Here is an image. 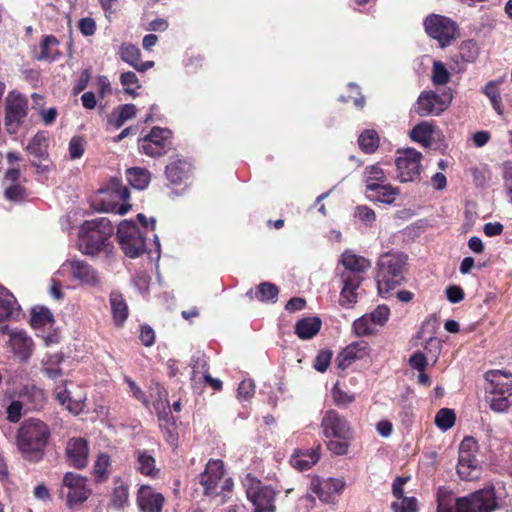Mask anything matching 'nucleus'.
Listing matches in <instances>:
<instances>
[{
    "instance_id": "64",
    "label": "nucleus",
    "mask_w": 512,
    "mask_h": 512,
    "mask_svg": "<svg viewBox=\"0 0 512 512\" xmlns=\"http://www.w3.org/2000/svg\"><path fill=\"white\" fill-rule=\"evenodd\" d=\"M437 512H454L450 494H438Z\"/></svg>"
},
{
    "instance_id": "56",
    "label": "nucleus",
    "mask_w": 512,
    "mask_h": 512,
    "mask_svg": "<svg viewBox=\"0 0 512 512\" xmlns=\"http://www.w3.org/2000/svg\"><path fill=\"white\" fill-rule=\"evenodd\" d=\"M367 179L366 183H383L386 180L385 173L379 165H371L365 169Z\"/></svg>"
},
{
    "instance_id": "36",
    "label": "nucleus",
    "mask_w": 512,
    "mask_h": 512,
    "mask_svg": "<svg viewBox=\"0 0 512 512\" xmlns=\"http://www.w3.org/2000/svg\"><path fill=\"white\" fill-rule=\"evenodd\" d=\"M457 473L462 480L471 481L479 477L478 460L476 458H458Z\"/></svg>"
},
{
    "instance_id": "43",
    "label": "nucleus",
    "mask_w": 512,
    "mask_h": 512,
    "mask_svg": "<svg viewBox=\"0 0 512 512\" xmlns=\"http://www.w3.org/2000/svg\"><path fill=\"white\" fill-rule=\"evenodd\" d=\"M455 419L456 416L452 409L442 408L436 413L435 424L439 429L446 431L454 425Z\"/></svg>"
},
{
    "instance_id": "49",
    "label": "nucleus",
    "mask_w": 512,
    "mask_h": 512,
    "mask_svg": "<svg viewBox=\"0 0 512 512\" xmlns=\"http://www.w3.org/2000/svg\"><path fill=\"white\" fill-rule=\"evenodd\" d=\"M477 448V441L473 437H465L459 446V458L464 460L476 458L474 453L477 451Z\"/></svg>"
},
{
    "instance_id": "1",
    "label": "nucleus",
    "mask_w": 512,
    "mask_h": 512,
    "mask_svg": "<svg viewBox=\"0 0 512 512\" xmlns=\"http://www.w3.org/2000/svg\"><path fill=\"white\" fill-rule=\"evenodd\" d=\"M49 437L48 426L41 420L30 418L18 429L16 443L25 459L37 462L44 456Z\"/></svg>"
},
{
    "instance_id": "19",
    "label": "nucleus",
    "mask_w": 512,
    "mask_h": 512,
    "mask_svg": "<svg viewBox=\"0 0 512 512\" xmlns=\"http://www.w3.org/2000/svg\"><path fill=\"white\" fill-rule=\"evenodd\" d=\"M512 374L501 370H490L485 373V379L489 383L487 390L492 395L512 396Z\"/></svg>"
},
{
    "instance_id": "11",
    "label": "nucleus",
    "mask_w": 512,
    "mask_h": 512,
    "mask_svg": "<svg viewBox=\"0 0 512 512\" xmlns=\"http://www.w3.org/2000/svg\"><path fill=\"white\" fill-rule=\"evenodd\" d=\"M452 97L450 89L442 95H438L433 91H424L417 99L414 108L415 112L421 117L439 115L448 108Z\"/></svg>"
},
{
    "instance_id": "35",
    "label": "nucleus",
    "mask_w": 512,
    "mask_h": 512,
    "mask_svg": "<svg viewBox=\"0 0 512 512\" xmlns=\"http://www.w3.org/2000/svg\"><path fill=\"white\" fill-rule=\"evenodd\" d=\"M110 305L115 323L122 325L128 317V307L122 294L112 292L110 294Z\"/></svg>"
},
{
    "instance_id": "61",
    "label": "nucleus",
    "mask_w": 512,
    "mask_h": 512,
    "mask_svg": "<svg viewBox=\"0 0 512 512\" xmlns=\"http://www.w3.org/2000/svg\"><path fill=\"white\" fill-rule=\"evenodd\" d=\"M355 216L366 223H373L376 219L375 212L368 206H357Z\"/></svg>"
},
{
    "instance_id": "9",
    "label": "nucleus",
    "mask_w": 512,
    "mask_h": 512,
    "mask_svg": "<svg viewBox=\"0 0 512 512\" xmlns=\"http://www.w3.org/2000/svg\"><path fill=\"white\" fill-rule=\"evenodd\" d=\"M456 512H492L497 508L493 490H479L465 497H460L454 503Z\"/></svg>"
},
{
    "instance_id": "54",
    "label": "nucleus",
    "mask_w": 512,
    "mask_h": 512,
    "mask_svg": "<svg viewBox=\"0 0 512 512\" xmlns=\"http://www.w3.org/2000/svg\"><path fill=\"white\" fill-rule=\"evenodd\" d=\"M109 465L110 458L107 454L101 453L97 456L94 464V474L98 480H102L107 475Z\"/></svg>"
},
{
    "instance_id": "15",
    "label": "nucleus",
    "mask_w": 512,
    "mask_h": 512,
    "mask_svg": "<svg viewBox=\"0 0 512 512\" xmlns=\"http://www.w3.org/2000/svg\"><path fill=\"white\" fill-rule=\"evenodd\" d=\"M48 138L45 132H37L27 146V151L32 156L31 163L38 173H43L49 168Z\"/></svg>"
},
{
    "instance_id": "50",
    "label": "nucleus",
    "mask_w": 512,
    "mask_h": 512,
    "mask_svg": "<svg viewBox=\"0 0 512 512\" xmlns=\"http://www.w3.org/2000/svg\"><path fill=\"white\" fill-rule=\"evenodd\" d=\"M367 315L375 326H383L390 317V309L386 305H378Z\"/></svg>"
},
{
    "instance_id": "47",
    "label": "nucleus",
    "mask_w": 512,
    "mask_h": 512,
    "mask_svg": "<svg viewBox=\"0 0 512 512\" xmlns=\"http://www.w3.org/2000/svg\"><path fill=\"white\" fill-rule=\"evenodd\" d=\"M59 42L53 35L45 36L41 42V52L37 56V60H53L54 52L51 51V47L57 45Z\"/></svg>"
},
{
    "instance_id": "60",
    "label": "nucleus",
    "mask_w": 512,
    "mask_h": 512,
    "mask_svg": "<svg viewBox=\"0 0 512 512\" xmlns=\"http://www.w3.org/2000/svg\"><path fill=\"white\" fill-rule=\"evenodd\" d=\"M441 349V342L436 337H430L428 341L426 342V345L424 347L425 355L431 356L434 358V361H436Z\"/></svg>"
},
{
    "instance_id": "17",
    "label": "nucleus",
    "mask_w": 512,
    "mask_h": 512,
    "mask_svg": "<svg viewBox=\"0 0 512 512\" xmlns=\"http://www.w3.org/2000/svg\"><path fill=\"white\" fill-rule=\"evenodd\" d=\"M370 348L366 341H356L346 346L337 356L336 362L338 368L344 370L354 361L361 360L369 356Z\"/></svg>"
},
{
    "instance_id": "58",
    "label": "nucleus",
    "mask_w": 512,
    "mask_h": 512,
    "mask_svg": "<svg viewBox=\"0 0 512 512\" xmlns=\"http://www.w3.org/2000/svg\"><path fill=\"white\" fill-rule=\"evenodd\" d=\"M84 153V145L81 137H73L69 142V154L71 159H78Z\"/></svg>"
},
{
    "instance_id": "40",
    "label": "nucleus",
    "mask_w": 512,
    "mask_h": 512,
    "mask_svg": "<svg viewBox=\"0 0 512 512\" xmlns=\"http://www.w3.org/2000/svg\"><path fill=\"white\" fill-rule=\"evenodd\" d=\"M54 321L52 312L45 307H37L32 310L30 323L34 328L44 327Z\"/></svg>"
},
{
    "instance_id": "32",
    "label": "nucleus",
    "mask_w": 512,
    "mask_h": 512,
    "mask_svg": "<svg viewBox=\"0 0 512 512\" xmlns=\"http://www.w3.org/2000/svg\"><path fill=\"white\" fill-rule=\"evenodd\" d=\"M366 189L368 191H374L377 193V195L375 197H372L371 200L385 204H392L395 201L396 197L400 194V191L397 187H393L391 185H384L381 183L366 184Z\"/></svg>"
},
{
    "instance_id": "18",
    "label": "nucleus",
    "mask_w": 512,
    "mask_h": 512,
    "mask_svg": "<svg viewBox=\"0 0 512 512\" xmlns=\"http://www.w3.org/2000/svg\"><path fill=\"white\" fill-rule=\"evenodd\" d=\"M89 449L88 444L83 438H72L67 442L66 457L68 463L82 469L88 464Z\"/></svg>"
},
{
    "instance_id": "34",
    "label": "nucleus",
    "mask_w": 512,
    "mask_h": 512,
    "mask_svg": "<svg viewBox=\"0 0 512 512\" xmlns=\"http://www.w3.org/2000/svg\"><path fill=\"white\" fill-rule=\"evenodd\" d=\"M321 328V320L318 317H306L295 325V333L301 339L313 338Z\"/></svg>"
},
{
    "instance_id": "26",
    "label": "nucleus",
    "mask_w": 512,
    "mask_h": 512,
    "mask_svg": "<svg viewBox=\"0 0 512 512\" xmlns=\"http://www.w3.org/2000/svg\"><path fill=\"white\" fill-rule=\"evenodd\" d=\"M136 470L142 475L152 478L157 477L159 469L156 467L155 458L146 450L137 449L134 453Z\"/></svg>"
},
{
    "instance_id": "55",
    "label": "nucleus",
    "mask_w": 512,
    "mask_h": 512,
    "mask_svg": "<svg viewBox=\"0 0 512 512\" xmlns=\"http://www.w3.org/2000/svg\"><path fill=\"white\" fill-rule=\"evenodd\" d=\"M255 393V384L252 380H243L237 389V397L240 401L250 400Z\"/></svg>"
},
{
    "instance_id": "3",
    "label": "nucleus",
    "mask_w": 512,
    "mask_h": 512,
    "mask_svg": "<svg viewBox=\"0 0 512 512\" xmlns=\"http://www.w3.org/2000/svg\"><path fill=\"white\" fill-rule=\"evenodd\" d=\"M407 256L403 253H384L377 262L376 276L379 294L389 293L404 280Z\"/></svg>"
},
{
    "instance_id": "24",
    "label": "nucleus",
    "mask_w": 512,
    "mask_h": 512,
    "mask_svg": "<svg viewBox=\"0 0 512 512\" xmlns=\"http://www.w3.org/2000/svg\"><path fill=\"white\" fill-rule=\"evenodd\" d=\"M121 59L135 68L137 71L145 72L154 66L153 61H140V50L132 44H122L119 50Z\"/></svg>"
},
{
    "instance_id": "12",
    "label": "nucleus",
    "mask_w": 512,
    "mask_h": 512,
    "mask_svg": "<svg viewBox=\"0 0 512 512\" xmlns=\"http://www.w3.org/2000/svg\"><path fill=\"white\" fill-rule=\"evenodd\" d=\"M421 152L414 148H406L398 151L396 158L397 177L402 183L412 182L419 175L421 171Z\"/></svg>"
},
{
    "instance_id": "53",
    "label": "nucleus",
    "mask_w": 512,
    "mask_h": 512,
    "mask_svg": "<svg viewBox=\"0 0 512 512\" xmlns=\"http://www.w3.org/2000/svg\"><path fill=\"white\" fill-rule=\"evenodd\" d=\"M511 397L508 395H492L490 408L497 413L506 412L512 404L510 401Z\"/></svg>"
},
{
    "instance_id": "7",
    "label": "nucleus",
    "mask_w": 512,
    "mask_h": 512,
    "mask_svg": "<svg viewBox=\"0 0 512 512\" xmlns=\"http://www.w3.org/2000/svg\"><path fill=\"white\" fill-rule=\"evenodd\" d=\"M246 494L254 506V512L275 511V491L263 485L260 480L248 474L244 480Z\"/></svg>"
},
{
    "instance_id": "14",
    "label": "nucleus",
    "mask_w": 512,
    "mask_h": 512,
    "mask_svg": "<svg viewBox=\"0 0 512 512\" xmlns=\"http://www.w3.org/2000/svg\"><path fill=\"white\" fill-rule=\"evenodd\" d=\"M170 137L169 129L154 127L148 135L140 140L139 149L151 157L162 156L167 152Z\"/></svg>"
},
{
    "instance_id": "57",
    "label": "nucleus",
    "mask_w": 512,
    "mask_h": 512,
    "mask_svg": "<svg viewBox=\"0 0 512 512\" xmlns=\"http://www.w3.org/2000/svg\"><path fill=\"white\" fill-rule=\"evenodd\" d=\"M332 353L330 351H321L316 356L315 362H314V368L318 372H325L327 368L329 367V364L331 362Z\"/></svg>"
},
{
    "instance_id": "59",
    "label": "nucleus",
    "mask_w": 512,
    "mask_h": 512,
    "mask_svg": "<svg viewBox=\"0 0 512 512\" xmlns=\"http://www.w3.org/2000/svg\"><path fill=\"white\" fill-rule=\"evenodd\" d=\"M427 364V356L425 353L420 351L415 352L409 359V365L419 372H423L426 369Z\"/></svg>"
},
{
    "instance_id": "21",
    "label": "nucleus",
    "mask_w": 512,
    "mask_h": 512,
    "mask_svg": "<svg viewBox=\"0 0 512 512\" xmlns=\"http://www.w3.org/2000/svg\"><path fill=\"white\" fill-rule=\"evenodd\" d=\"M344 488V482L335 479L328 478L317 483H312L311 490L318 496V498L324 503H332L336 497L341 493Z\"/></svg>"
},
{
    "instance_id": "10",
    "label": "nucleus",
    "mask_w": 512,
    "mask_h": 512,
    "mask_svg": "<svg viewBox=\"0 0 512 512\" xmlns=\"http://www.w3.org/2000/svg\"><path fill=\"white\" fill-rule=\"evenodd\" d=\"M28 101L26 97L14 91L6 97L5 126L10 134L18 131L27 116Z\"/></svg>"
},
{
    "instance_id": "25",
    "label": "nucleus",
    "mask_w": 512,
    "mask_h": 512,
    "mask_svg": "<svg viewBox=\"0 0 512 512\" xmlns=\"http://www.w3.org/2000/svg\"><path fill=\"white\" fill-rule=\"evenodd\" d=\"M343 288L340 295V304L349 306L356 302L355 290L359 287L362 278L359 275L342 274Z\"/></svg>"
},
{
    "instance_id": "22",
    "label": "nucleus",
    "mask_w": 512,
    "mask_h": 512,
    "mask_svg": "<svg viewBox=\"0 0 512 512\" xmlns=\"http://www.w3.org/2000/svg\"><path fill=\"white\" fill-rule=\"evenodd\" d=\"M9 345L13 353L21 360L30 358L33 350L32 339L22 330L14 331L8 328Z\"/></svg>"
},
{
    "instance_id": "30",
    "label": "nucleus",
    "mask_w": 512,
    "mask_h": 512,
    "mask_svg": "<svg viewBox=\"0 0 512 512\" xmlns=\"http://www.w3.org/2000/svg\"><path fill=\"white\" fill-rule=\"evenodd\" d=\"M436 130V126L428 121H422L409 132L410 138L420 143L424 147H430L432 145L433 134Z\"/></svg>"
},
{
    "instance_id": "39",
    "label": "nucleus",
    "mask_w": 512,
    "mask_h": 512,
    "mask_svg": "<svg viewBox=\"0 0 512 512\" xmlns=\"http://www.w3.org/2000/svg\"><path fill=\"white\" fill-rule=\"evenodd\" d=\"M111 503L116 509H122L129 503V486L119 481L113 489Z\"/></svg>"
},
{
    "instance_id": "37",
    "label": "nucleus",
    "mask_w": 512,
    "mask_h": 512,
    "mask_svg": "<svg viewBox=\"0 0 512 512\" xmlns=\"http://www.w3.org/2000/svg\"><path fill=\"white\" fill-rule=\"evenodd\" d=\"M126 176L129 184L138 190L145 189L150 182L149 171L141 167L127 169Z\"/></svg>"
},
{
    "instance_id": "46",
    "label": "nucleus",
    "mask_w": 512,
    "mask_h": 512,
    "mask_svg": "<svg viewBox=\"0 0 512 512\" xmlns=\"http://www.w3.org/2000/svg\"><path fill=\"white\" fill-rule=\"evenodd\" d=\"M279 290L276 285L270 282H263L258 286L257 297L260 301L275 302L278 297Z\"/></svg>"
},
{
    "instance_id": "2",
    "label": "nucleus",
    "mask_w": 512,
    "mask_h": 512,
    "mask_svg": "<svg viewBox=\"0 0 512 512\" xmlns=\"http://www.w3.org/2000/svg\"><path fill=\"white\" fill-rule=\"evenodd\" d=\"M113 233L114 228L106 217L85 221L79 229V248L87 255H95L100 251L109 255L113 250L110 242Z\"/></svg>"
},
{
    "instance_id": "41",
    "label": "nucleus",
    "mask_w": 512,
    "mask_h": 512,
    "mask_svg": "<svg viewBox=\"0 0 512 512\" xmlns=\"http://www.w3.org/2000/svg\"><path fill=\"white\" fill-rule=\"evenodd\" d=\"M360 148L365 153H373L379 146V137L376 131L366 130L358 139Z\"/></svg>"
},
{
    "instance_id": "8",
    "label": "nucleus",
    "mask_w": 512,
    "mask_h": 512,
    "mask_svg": "<svg viewBox=\"0 0 512 512\" xmlns=\"http://www.w3.org/2000/svg\"><path fill=\"white\" fill-rule=\"evenodd\" d=\"M424 28L442 48L449 46L457 34V24L450 18L438 14L428 15L424 20Z\"/></svg>"
},
{
    "instance_id": "27",
    "label": "nucleus",
    "mask_w": 512,
    "mask_h": 512,
    "mask_svg": "<svg viewBox=\"0 0 512 512\" xmlns=\"http://www.w3.org/2000/svg\"><path fill=\"white\" fill-rule=\"evenodd\" d=\"M71 272L74 278L84 284L96 285L98 276L96 271L88 263L82 260H74L70 262Z\"/></svg>"
},
{
    "instance_id": "42",
    "label": "nucleus",
    "mask_w": 512,
    "mask_h": 512,
    "mask_svg": "<svg viewBox=\"0 0 512 512\" xmlns=\"http://www.w3.org/2000/svg\"><path fill=\"white\" fill-rule=\"evenodd\" d=\"M498 81L492 80L489 81L482 89V92L490 99L491 104L495 111L502 115V108H501V96L498 89Z\"/></svg>"
},
{
    "instance_id": "6",
    "label": "nucleus",
    "mask_w": 512,
    "mask_h": 512,
    "mask_svg": "<svg viewBox=\"0 0 512 512\" xmlns=\"http://www.w3.org/2000/svg\"><path fill=\"white\" fill-rule=\"evenodd\" d=\"M224 463L220 459L209 460L204 472L200 474V484L204 493L209 496L219 495L220 490H230L233 483L230 478H224Z\"/></svg>"
},
{
    "instance_id": "52",
    "label": "nucleus",
    "mask_w": 512,
    "mask_h": 512,
    "mask_svg": "<svg viewBox=\"0 0 512 512\" xmlns=\"http://www.w3.org/2000/svg\"><path fill=\"white\" fill-rule=\"evenodd\" d=\"M351 439L330 438L326 442L327 448L335 455H345L348 452Z\"/></svg>"
},
{
    "instance_id": "5",
    "label": "nucleus",
    "mask_w": 512,
    "mask_h": 512,
    "mask_svg": "<svg viewBox=\"0 0 512 512\" xmlns=\"http://www.w3.org/2000/svg\"><path fill=\"white\" fill-rule=\"evenodd\" d=\"M118 242L126 256L136 258L146 250L143 232L133 221L123 220L117 230Z\"/></svg>"
},
{
    "instance_id": "48",
    "label": "nucleus",
    "mask_w": 512,
    "mask_h": 512,
    "mask_svg": "<svg viewBox=\"0 0 512 512\" xmlns=\"http://www.w3.org/2000/svg\"><path fill=\"white\" fill-rule=\"evenodd\" d=\"M450 80V73L440 61L433 63L432 81L435 85H445Z\"/></svg>"
},
{
    "instance_id": "13",
    "label": "nucleus",
    "mask_w": 512,
    "mask_h": 512,
    "mask_svg": "<svg viewBox=\"0 0 512 512\" xmlns=\"http://www.w3.org/2000/svg\"><path fill=\"white\" fill-rule=\"evenodd\" d=\"M325 438L352 439V428L347 419L335 410H327L321 420Z\"/></svg>"
},
{
    "instance_id": "16",
    "label": "nucleus",
    "mask_w": 512,
    "mask_h": 512,
    "mask_svg": "<svg viewBox=\"0 0 512 512\" xmlns=\"http://www.w3.org/2000/svg\"><path fill=\"white\" fill-rule=\"evenodd\" d=\"M136 501L140 512H162L165 498L151 486L142 485L138 489Z\"/></svg>"
},
{
    "instance_id": "45",
    "label": "nucleus",
    "mask_w": 512,
    "mask_h": 512,
    "mask_svg": "<svg viewBox=\"0 0 512 512\" xmlns=\"http://www.w3.org/2000/svg\"><path fill=\"white\" fill-rule=\"evenodd\" d=\"M120 82L125 89V92L135 97L136 90L140 88L139 80L134 72H124L120 75Z\"/></svg>"
},
{
    "instance_id": "4",
    "label": "nucleus",
    "mask_w": 512,
    "mask_h": 512,
    "mask_svg": "<svg viewBox=\"0 0 512 512\" xmlns=\"http://www.w3.org/2000/svg\"><path fill=\"white\" fill-rule=\"evenodd\" d=\"M92 494L85 476L74 472H67L63 476L59 490V497L65 501L68 508L83 504Z\"/></svg>"
},
{
    "instance_id": "28",
    "label": "nucleus",
    "mask_w": 512,
    "mask_h": 512,
    "mask_svg": "<svg viewBox=\"0 0 512 512\" xmlns=\"http://www.w3.org/2000/svg\"><path fill=\"white\" fill-rule=\"evenodd\" d=\"M341 261L347 270V272H344L343 274L358 275L359 273L367 271L371 267V262L368 259L358 256L350 251H345L342 254Z\"/></svg>"
},
{
    "instance_id": "31",
    "label": "nucleus",
    "mask_w": 512,
    "mask_h": 512,
    "mask_svg": "<svg viewBox=\"0 0 512 512\" xmlns=\"http://www.w3.org/2000/svg\"><path fill=\"white\" fill-rule=\"evenodd\" d=\"M107 192H110L115 198L123 201L124 203L119 207L118 213L121 215L126 214L131 205L127 203L130 199L129 189L122 184V181L118 178H111L107 185Z\"/></svg>"
},
{
    "instance_id": "44",
    "label": "nucleus",
    "mask_w": 512,
    "mask_h": 512,
    "mask_svg": "<svg viewBox=\"0 0 512 512\" xmlns=\"http://www.w3.org/2000/svg\"><path fill=\"white\" fill-rule=\"evenodd\" d=\"M353 331L357 336L372 335L376 332L375 325L369 319L367 314H364L354 321Z\"/></svg>"
},
{
    "instance_id": "51",
    "label": "nucleus",
    "mask_w": 512,
    "mask_h": 512,
    "mask_svg": "<svg viewBox=\"0 0 512 512\" xmlns=\"http://www.w3.org/2000/svg\"><path fill=\"white\" fill-rule=\"evenodd\" d=\"M401 501H396L391 504L393 512H416L417 500L415 497H402Z\"/></svg>"
},
{
    "instance_id": "23",
    "label": "nucleus",
    "mask_w": 512,
    "mask_h": 512,
    "mask_svg": "<svg viewBox=\"0 0 512 512\" xmlns=\"http://www.w3.org/2000/svg\"><path fill=\"white\" fill-rule=\"evenodd\" d=\"M18 312L15 297L7 289L0 288V332L8 333V325L5 322L13 318Z\"/></svg>"
},
{
    "instance_id": "20",
    "label": "nucleus",
    "mask_w": 512,
    "mask_h": 512,
    "mask_svg": "<svg viewBox=\"0 0 512 512\" xmlns=\"http://www.w3.org/2000/svg\"><path fill=\"white\" fill-rule=\"evenodd\" d=\"M19 169H9L6 171L3 186L4 196L8 201L18 203L26 198L25 188L19 183Z\"/></svg>"
},
{
    "instance_id": "33",
    "label": "nucleus",
    "mask_w": 512,
    "mask_h": 512,
    "mask_svg": "<svg viewBox=\"0 0 512 512\" xmlns=\"http://www.w3.org/2000/svg\"><path fill=\"white\" fill-rule=\"evenodd\" d=\"M320 455L318 450L301 451L296 450L291 457V465L299 471H305L318 462Z\"/></svg>"
},
{
    "instance_id": "62",
    "label": "nucleus",
    "mask_w": 512,
    "mask_h": 512,
    "mask_svg": "<svg viewBox=\"0 0 512 512\" xmlns=\"http://www.w3.org/2000/svg\"><path fill=\"white\" fill-rule=\"evenodd\" d=\"M79 30L84 36H92L96 31V23L90 18H82L78 23Z\"/></svg>"
},
{
    "instance_id": "29",
    "label": "nucleus",
    "mask_w": 512,
    "mask_h": 512,
    "mask_svg": "<svg viewBox=\"0 0 512 512\" xmlns=\"http://www.w3.org/2000/svg\"><path fill=\"white\" fill-rule=\"evenodd\" d=\"M191 367H192V377H191L192 381H196L197 375L199 373H201L202 378L204 379L205 383L209 384L214 390H217V391L221 390L222 381L210 376V374L208 373V365L203 356H198L196 358H193Z\"/></svg>"
},
{
    "instance_id": "38",
    "label": "nucleus",
    "mask_w": 512,
    "mask_h": 512,
    "mask_svg": "<svg viewBox=\"0 0 512 512\" xmlns=\"http://www.w3.org/2000/svg\"><path fill=\"white\" fill-rule=\"evenodd\" d=\"M188 166V163L182 160L167 165L165 173L168 180L173 184L181 182L188 172Z\"/></svg>"
},
{
    "instance_id": "63",
    "label": "nucleus",
    "mask_w": 512,
    "mask_h": 512,
    "mask_svg": "<svg viewBox=\"0 0 512 512\" xmlns=\"http://www.w3.org/2000/svg\"><path fill=\"white\" fill-rule=\"evenodd\" d=\"M22 403L13 401L7 408V418L10 422H18L21 417Z\"/></svg>"
}]
</instances>
